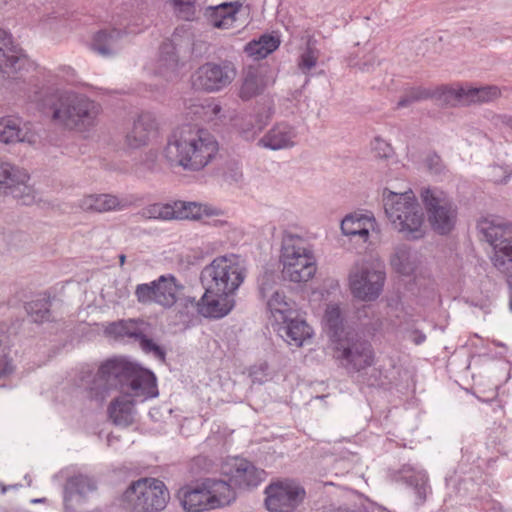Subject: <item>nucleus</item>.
<instances>
[{
  "label": "nucleus",
  "mask_w": 512,
  "mask_h": 512,
  "mask_svg": "<svg viewBox=\"0 0 512 512\" xmlns=\"http://www.w3.org/2000/svg\"><path fill=\"white\" fill-rule=\"evenodd\" d=\"M83 380L91 397L96 399L103 400L112 389L119 391L120 395L108 407V415L120 426L133 422L136 403L158 395L156 376L125 357L103 361L93 377L87 376Z\"/></svg>",
  "instance_id": "1"
},
{
  "label": "nucleus",
  "mask_w": 512,
  "mask_h": 512,
  "mask_svg": "<svg viewBox=\"0 0 512 512\" xmlns=\"http://www.w3.org/2000/svg\"><path fill=\"white\" fill-rule=\"evenodd\" d=\"M247 276L244 260L236 254L214 258L201 272L205 292L200 301H190L204 317L222 318L234 308L235 296Z\"/></svg>",
  "instance_id": "2"
},
{
  "label": "nucleus",
  "mask_w": 512,
  "mask_h": 512,
  "mask_svg": "<svg viewBox=\"0 0 512 512\" xmlns=\"http://www.w3.org/2000/svg\"><path fill=\"white\" fill-rule=\"evenodd\" d=\"M218 151L217 141L206 131L185 125L174 130L164 150V157L187 170L204 168Z\"/></svg>",
  "instance_id": "3"
},
{
  "label": "nucleus",
  "mask_w": 512,
  "mask_h": 512,
  "mask_svg": "<svg viewBox=\"0 0 512 512\" xmlns=\"http://www.w3.org/2000/svg\"><path fill=\"white\" fill-rule=\"evenodd\" d=\"M500 91L496 86L474 87L469 84L455 83L439 86L433 90L424 87H413L405 92L398 102L399 107H407L412 103L434 98L448 106H465L484 103L498 98Z\"/></svg>",
  "instance_id": "4"
},
{
  "label": "nucleus",
  "mask_w": 512,
  "mask_h": 512,
  "mask_svg": "<svg viewBox=\"0 0 512 512\" xmlns=\"http://www.w3.org/2000/svg\"><path fill=\"white\" fill-rule=\"evenodd\" d=\"M178 498L186 512H206L229 506L236 500V492L224 480L206 478L182 487Z\"/></svg>",
  "instance_id": "5"
},
{
  "label": "nucleus",
  "mask_w": 512,
  "mask_h": 512,
  "mask_svg": "<svg viewBox=\"0 0 512 512\" xmlns=\"http://www.w3.org/2000/svg\"><path fill=\"white\" fill-rule=\"evenodd\" d=\"M280 262L283 278L293 283H306L315 276L317 271V261L312 245L290 232L284 233Z\"/></svg>",
  "instance_id": "6"
},
{
  "label": "nucleus",
  "mask_w": 512,
  "mask_h": 512,
  "mask_svg": "<svg viewBox=\"0 0 512 512\" xmlns=\"http://www.w3.org/2000/svg\"><path fill=\"white\" fill-rule=\"evenodd\" d=\"M383 201L385 213L395 229L407 238L422 237L424 216L411 190L404 193L385 191Z\"/></svg>",
  "instance_id": "7"
},
{
  "label": "nucleus",
  "mask_w": 512,
  "mask_h": 512,
  "mask_svg": "<svg viewBox=\"0 0 512 512\" xmlns=\"http://www.w3.org/2000/svg\"><path fill=\"white\" fill-rule=\"evenodd\" d=\"M48 102L51 104L53 120L77 131L93 126L99 113L95 102L70 93L52 95Z\"/></svg>",
  "instance_id": "8"
},
{
  "label": "nucleus",
  "mask_w": 512,
  "mask_h": 512,
  "mask_svg": "<svg viewBox=\"0 0 512 512\" xmlns=\"http://www.w3.org/2000/svg\"><path fill=\"white\" fill-rule=\"evenodd\" d=\"M170 499L163 481L147 477L131 483L121 498L124 509L132 512H159Z\"/></svg>",
  "instance_id": "9"
},
{
  "label": "nucleus",
  "mask_w": 512,
  "mask_h": 512,
  "mask_svg": "<svg viewBox=\"0 0 512 512\" xmlns=\"http://www.w3.org/2000/svg\"><path fill=\"white\" fill-rule=\"evenodd\" d=\"M478 227L494 248L492 260L495 267L508 277L512 309V227L504 225L498 220L490 221L488 219L480 221Z\"/></svg>",
  "instance_id": "10"
},
{
  "label": "nucleus",
  "mask_w": 512,
  "mask_h": 512,
  "mask_svg": "<svg viewBox=\"0 0 512 512\" xmlns=\"http://www.w3.org/2000/svg\"><path fill=\"white\" fill-rule=\"evenodd\" d=\"M332 349L333 358L349 373L361 372L374 364L372 345L358 338L353 332L336 339Z\"/></svg>",
  "instance_id": "11"
},
{
  "label": "nucleus",
  "mask_w": 512,
  "mask_h": 512,
  "mask_svg": "<svg viewBox=\"0 0 512 512\" xmlns=\"http://www.w3.org/2000/svg\"><path fill=\"white\" fill-rule=\"evenodd\" d=\"M421 198L432 229L439 234L449 233L456 223L457 212L447 194L427 188L421 192Z\"/></svg>",
  "instance_id": "12"
},
{
  "label": "nucleus",
  "mask_w": 512,
  "mask_h": 512,
  "mask_svg": "<svg viewBox=\"0 0 512 512\" xmlns=\"http://www.w3.org/2000/svg\"><path fill=\"white\" fill-rule=\"evenodd\" d=\"M221 214V210L212 205L187 201H175L166 204L156 203L149 206L144 213L148 218L162 220H205Z\"/></svg>",
  "instance_id": "13"
},
{
  "label": "nucleus",
  "mask_w": 512,
  "mask_h": 512,
  "mask_svg": "<svg viewBox=\"0 0 512 512\" xmlns=\"http://www.w3.org/2000/svg\"><path fill=\"white\" fill-rule=\"evenodd\" d=\"M264 493L265 506L269 512H294L306 495L304 488L290 479L271 482Z\"/></svg>",
  "instance_id": "14"
},
{
  "label": "nucleus",
  "mask_w": 512,
  "mask_h": 512,
  "mask_svg": "<svg viewBox=\"0 0 512 512\" xmlns=\"http://www.w3.org/2000/svg\"><path fill=\"white\" fill-rule=\"evenodd\" d=\"M385 274L380 264H361L349 274V287L353 296L364 301L376 299L382 290Z\"/></svg>",
  "instance_id": "15"
},
{
  "label": "nucleus",
  "mask_w": 512,
  "mask_h": 512,
  "mask_svg": "<svg viewBox=\"0 0 512 512\" xmlns=\"http://www.w3.org/2000/svg\"><path fill=\"white\" fill-rule=\"evenodd\" d=\"M220 474L235 491V488L248 489L258 486L266 477L264 470L240 457H228L220 464Z\"/></svg>",
  "instance_id": "16"
},
{
  "label": "nucleus",
  "mask_w": 512,
  "mask_h": 512,
  "mask_svg": "<svg viewBox=\"0 0 512 512\" xmlns=\"http://www.w3.org/2000/svg\"><path fill=\"white\" fill-rule=\"evenodd\" d=\"M181 288L175 277L160 276L151 283L138 285L135 294L141 303L154 302L163 307H171L178 301Z\"/></svg>",
  "instance_id": "17"
},
{
  "label": "nucleus",
  "mask_w": 512,
  "mask_h": 512,
  "mask_svg": "<svg viewBox=\"0 0 512 512\" xmlns=\"http://www.w3.org/2000/svg\"><path fill=\"white\" fill-rule=\"evenodd\" d=\"M30 177L24 169L0 159V188L24 205L35 200L34 189L29 185Z\"/></svg>",
  "instance_id": "18"
},
{
  "label": "nucleus",
  "mask_w": 512,
  "mask_h": 512,
  "mask_svg": "<svg viewBox=\"0 0 512 512\" xmlns=\"http://www.w3.org/2000/svg\"><path fill=\"white\" fill-rule=\"evenodd\" d=\"M149 325L142 320H127L112 323L107 328V333L115 338H136L140 340V346L146 353H152L159 360L164 361L163 349L146 337Z\"/></svg>",
  "instance_id": "19"
},
{
  "label": "nucleus",
  "mask_w": 512,
  "mask_h": 512,
  "mask_svg": "<svg viewBox=\"0 0 512 512\" xmlns=\"http://www.w3.org/2000/svg\"><path fill=\"white\" fill-rule=\"evenodd\" d=\"M234 77L235 70L229 64L206 63L195 71L191 81L197 89L218 91L227 86Z\"/></svg>",
  "instance_id": "20"
},
{
  "label": "nucleus",
  "mask_w": 512,
  "mask_h": 512,
  "mask_svg": "<svg viewBox=\"0 0 512 512\" xmlns=\"http://www.w3.org/2000/svg\"><path fill=\"white\" fill-rule=\"evenodd\" d=\"M33 68V63L13 44L11 35L0 28V70L8 73V69L15 71Z\"/></svg>",
  "instance_id": "21"
},
{
  "label": "nucleus",
  "mask_w": 512,
  "mask_h": 512,
  "mask_svg": "<svg viewBox=\"0 0 512 512\" xmlns=\"http://www.w3.org/2000/svg\"><path fill=\"white\" fill-rule=\"evenodd\" d=\"M38 136L33 130L32 125L23 122L21 118L15 116H6L0 119V141L6 144L16 142H26L35 144Z\"/></svg>",
  "instance_id": "22"
},
{
  "label": "nucleus",
  "mask_w": 512,
  "mask_h": 512,
  "mask_svg": "<svg viewBox=\"0 0 512 512\" xmlns=\"http://www.w3.org/2000/svg\"><path fill=\"white\" fill-rule=\"evenodd\" d=\"M341 231L346 236L358 237L366 242L371 233L377 232V223L370 212L356 211L343 218Z\"/></svg>",
  "instance_id": "23"
},
{
  "label": "nucleus",
  "mask_w": 512,
  "mask_h": 512,
  "mask_svg": "<svg viewBox=\"0 0 512 512\" xmlns=\"http://www.w3.org/2000/svg\"><path fill=\"white\" fill-rule=\"evenodd\" d=\"M275 81L274 73L266 66L250 67L240 89L242 99H250Z\"/></svg>",
  "instance_id": "24"
},
{
  "label": "nucleus",
  "mask_w": 512,
  "mask_h": 512,
  "mask_svg": "<svg viewBox=\"0 0 512 512\" xmlns=\"http://www.w3.org/2000/svg\"><path fill=\"white\" fill-rule=\"evenodd\" d=\"M158 135V123L151 113H142L126 137L127 146L135 149L146 145Z\"/></svg>",
  "instance_id": "25"
},
{
  "label": "nucleus",
  "mask_w": 512,
  "mask_h": 512,
  "mask_svg": "<svg viewBox=\"0 0 512 512\" xmlns=\"http://www.w3.org/2000/svg\"><path fill=\"white\" fill-rule=\"evenodd\" d=\"M297 143V132L291 125L281 122L275 124L260 140L259 145L271 150L293 147Z\"/></svg>",
  "instance_id": "26"
},
{
  "label": "nucleus",
  "mask_w": 512,
  "mask_h": 512,
  "mask_svg": "<svg viewBox=\"0 0 512 512\" xmlns=\"http://www.w3.org/2000/svg\"><path fill=\"white\" fill-rule=\"evenodd\" d=\"M269 321L273 328L287 323L292 317L296 316L295 303L287 300L282 292H275L267 302Z\"/></svg>",
  "instance_id": "27"
},
{
  "label": "nucleus",
  "mask_w": 512,
  "mask_h": 512,
  "mask_svg": "<svg viewBox=\"0 0 512 512\" xmlns=\"http://www.w3.org/2000/svg\"><path fill=\"white\" fill-rule=\"evenodd\" d=\"M241 7L242 4L238 1L222 3L216 7H210L207 10L210 24L218 29H229L233 27Z\"/></svg>",
  "instance_id": "28"
},
{
  "label": "nucleus",
  "mask_w": 512,
  "mask_h": 512,
  "mask_svg": "<svg viewBox=\"0 0 512 512\" xmlns=\"http://www.w3.org/2000/svg\"><path fill=\"white\" fill-rule=\"evenodd\" d=\"M326 308L321 318V323L324 330L328 333L332 345L336 339L343 338L346 333H351L344 325V320L337 304H325Z\"/></svg>",
  "instance_id": "29"
},
{
  "label": "nucleus",
  "mask_w": 512,
  "mask_h": 512,
  "mask_svg": "<svg viewBox=\"0 0 512 512\" xmlns=\"http://www.w3.org/2000/svg\"><path fill=\"white\" fill-rule=\"evenodd\" d=\"M271 119L270 110L257 115H249L237 120L235 127L239 135L246 141L255 140Z\"/></svg>",
  "instance_id": "30"
},
{
  "label": "nucleus",
  "mask_w": 512,
  "mask_h": 512,
  "mask_svg": "<svg viewBox=\"0 0 512 512\" xmlns=\"http://www.w3.org/2000/svg\"><path fill=\"white\" fill-rule=\"evenodd\" d=\"M280 333H285L286 341L299 347L313 335L312 328L304 321L292 317L287 323L275 327Z\"/></svg>",
  "instance_id": "31"
},
{
  "label": "nucleus",
  "mask_w": 512,
  "mask_h": 512,
  "mask_svg": "<svg viewBox=\"0 0 512 512\" xmlns=\"http://www.w3.org/2000/svg\"><path fill=\"white\" fill-rule=\"evenodd\" d=\"M94 489V482L87 476L79 475L71 478L66 485V509H71L75 504H79L82 498Z\"/></svg>",
  "instance_id": "32"
},
{
  "label": "nucleus",
  "mask_w": 512,
  "mask_h": 512,
  "mask_svg": "<svg viewBox=\"0 0 512 512\" xmlns=\"http://www.w3.org/2000/svg\"><path fill=\"white\" fill-rule=\"evenodd\" d=\"M280 43L281 41L277 34H264L259 39L249 42L245 47V51L255 59H262L275 51Z\"/></svg>",
  "instance_id": "33"
},
{
  "label": "nucleus",
  "mask_w": 512,
  "mask_h": 512,
  "mask_svg": "<svg viewBox=\"0 0 512 512\" xmlns=\"http://www.w3.org/2000/svg\"><path fill=\"white\" fill-rule=\"evenodd\" d=\"M120 202L117 197L102 194L89 195L81 200L80 207L85 211L106 212L115 210L119 207Z\"/></svg>",
  "instance_id": "34"
},
{
  "label": "nucleus",
  "mask_w": 512,
  "mask_h": 512,
  "mask_svg": "<svg viewBox=\"0 0 512 512\" xmlns=\"http://www.w3.org/2000/svg\"><path fill=\"white\" fill-rule=\"evenodd\" d=\"M393 269L402 275H410L416 269V258L406 247L397 248L391 258Z\"/></svg>",
  "instance_id": "35"
},
{
  "label": "nucleus",
  "mask_w": 512,
  "mask_h": 512,
  "mask_svg": "<svg viewBox=\"0 0 512 512\" xmlns=\"http://www.w3.org/2000/svg\"><path fill=\"white\" fill-rule=\"evenodd\" d=\"M320 57V50L315 47V40L311 37L305 50L299 55L298 68L305 75H309L310 71L316 67L318 59Z\"/></svg>",
  "instance_id": "36"
},
{
  "label": "nucleus",
  "mask_w": 512,
  "mask_h": 512,
  "mask_svg": "<svg viewBox=\"0 0 512 512\" xmlns=\"http://www.w3.org/2000/svg\"><path fill=\"white\" fill-rule=\"evenodd\" d=\"M221 111V107L213 98H207L202 103L192 106V113L204 121H212Z\"/></svg>",
  "instance_id": "37"
},
{
  "label": "nucleus",
  "mask_w": 512,
  "mask_h": 512,
  "mask_svg": "<svg viewBox=\"0 0 512 512\" xmlns=\"http://www.w3.org/2000/svg\"><path fill=\"white\" fill-rule=\"evenodd\" d=\"M175 15L186 21H193L197 18V0H170Z\"/></svg>",
  "instance_id": "38"
},
{
  "label": "nucleus",
  "mask_w": 512,
  "mask_h": 512,
  "mask_svg": "<svg viewBox=\"0 0 512 512\" xmlns=\"http://www.w3.org/2000/svg\"><path fill=\"white\" fill-rule=\"evenodd\" d=\"M249 377L254 383H264L271 379L268 364L266 362H259L249 368Z\"/></svg>",
  "instance_id": "39"
},
{
  "label": "nucleus",
  "mask_w": 512,
  "mask_h": 512,
  "mask_svg": "<svg viewBox=\"0 0 512 512\" xmlns=\"http://www.w3.org/2000/svg\"><path fill=\"white\" fill-rule=\"evenodd\" d=\"M93 48L101 54H108L112 49V35L106 31L97 33L93 39Z\"/></svg>",
  "instance_id": "40"
},
{
  "label": "nucleus",
  "mask_w": 512,
  "mask_h": 512,
  "mask_svg": "<svg viewBox=\"0 0 512 512\" xmlns=\"http://www.w3.org/2000/svg\"><path fill=\"white\" fill-rule=\"evenodd\" d=\"M492 125L503 134L504 137H512V116L494 115L491 119Z\"/></svg>",
  "instance_id": "41"
},
{
  "label": "nucleus",
  "mask_w": 512,
  "mask_h": 512,
  "mask_svg": "<svg viewBox=\"0 0 512 512\" xmlns=\"http://www.w3.org/2000/svg\"><path fill=\"white\" fill-rule=\"evenodd\" d=\"M510 176V171L506 167L494 165L490 168L489 180L493 183L505 182Z\"/></svg>",
  "instance_id": "42"
},
{
  "label": "nucleus",
  "mask_w": 512,
  "mask_h": 512,
  "mask_svg": "<svg viewBox=\"0 0 512 512\" xmlns=\"http://www.w3.org/2000/svg\"><path fill=\"white\" fill-rule=\"evenodd\" d=\"M174 49L175 48L172 43H165L162 47V54H166L162 61L165 62L167 67H174L176 64Z\"/></svg>",
  "instance_id": "43"
},
{
  "label": "nucleus",
  "mask_w": 512,
  "mask_h": 512,
  "mask_svg": "<svg viewBox=\"0 0 512 512\" xmlns=\"http://www.w3.org/2000/svg\"><path fill=\"white\" fill-rule=\"evenodd\" d=\"M47 305V302H43L41 303V308L39 310H34V307L31 303L28 304L27 306V311L30 313V314H35L34 316V320L35 321H43L44 319L47 318V314H48V309L46 307Z\"/></svg>",
  "instance_id": "44"
},
{
  "label": "nucleus",
  "mask_w": 512,
  "mask_h": 512,
  "mask_svg": "<svg viewBox=\"0 0 512 512\" xmlns=\"http://www.w3.org/2000/svg\"><path fill=\"white\" fill-rule=\"evenodd\" d=\"M426 483H427V475L423 471H419L416 473V482L415 486L417 488V492L419 494L426 492Z\"/></svg>",
  "instance_id": "45"
},
{
  "label": "nucleus",
  "mask_w": 512,
  "mask_h": 512,
  "mask_svg": "<svg viewBox=\"0 0 512 512\" xmlns=\"http://www.w3.org/2000/svg\"><path fill=\"white\" fill-rule=\"evenodd\" d=\"M323 296H324V295H323V293H322V292H320V291H313V292H312V295H311V297H310V300H309V301H310V304H311L312 306H315V305H316V303H317L318 301H320V300H322V299H323Z\"/></svg>",
  "instance_id": "46"
},
{
  "label": "nucleus",
  "mask_w": 512,
  "mask_h": 512,
  "mask_svg": "<svg viewBox=\"0 0 512 512\" xmlns=\"http://www.w3.org/2000/svg\"><path fill=\"white\" fill-rule=\"evenodd\" d=\"M375 142H376V144H377L378 146H380V147H382V146H383V147H385V149H386V150H389V146H388L384 141H381V140H378V139H377Z\"/></svg>",
  "instance_id": "47"
},
{
  "label": "nucleus",
  "mask_w": 512,
  "mask_h": 512,
  "mask_svg": "<svg viewBox=\"0 0 512 512\" xmlns=\"http://www.w3.org/2000/svg\"><path fill=\"white\" fill-rule=\"evenodd\" d=\"M115 33L119 34V31L113 30V31L109 32L108 34H111L113 36Z\"/></svg>",
  "instance_id": "48"
},
{
  "label": "nucleus",
  "mask_w": 512,
  "mask_h": 512,
  "mask_svg": "<svg viewBox=\"0 0 512 512\" xmlns=\"http://www.w3.org/2000/svg\"><path fill=\"white\" fill-rule=\"evenodd\" d=\"M120 261H121V264H123V263H124V261H125V256H124V255H122V256L120 257Z\"/></svg>",
  "instance_id": "49"
},
{
  "label": "nucleus",
  "mask_w": 512,
  "mask_h": 512,
  "mask_svg": "<svg viewBox=\"0 0 512 512\" xmlns=\"http://www.w3.org/2000/svg\"><path fill=\"white\" fill-rule=\"evenodd\" d=\"M129 32L134 33V32H136V30H134V29L130 28V29H129Z\"/></svg>",
  "instance_id": "50"
}]
</instances>
